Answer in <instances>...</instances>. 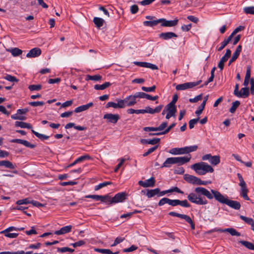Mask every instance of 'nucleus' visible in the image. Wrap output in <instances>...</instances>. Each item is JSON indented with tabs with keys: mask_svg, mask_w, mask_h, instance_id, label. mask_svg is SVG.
I'll return each mask as SVG.
<instances>
[{
	"mask_svg": "<svg viewBox=\"0 0 254 254\" xmlns=\"http://www.w3.org/2000/svg\"><path fill=\"white\" fill-rule=\"evenodd\" d=\"M203 187H197L195 188L194 192L190 193L188 195V200L191 203L199 205H205L208 203L207 198L212 199L214 197V194Z\"/></svg>",
	"mask_w": 254,
	"mask_h": 254,
	"instance_id": "nucleus-1",
	"label": "nucleus"
},
{
	"mask_svg": "<svg viewBox=\"0 0 254 254\" xmlns=\"http://www.w3.org/2000/svg\"><path fill=\"white\" fill-rule=\"evenodd\" d=\"M211 191L214 194V197L215 200L219 202L227 204L229 207L235 210H239L240 209L241 205L239 202L229 199L217 190H211Z\"/></svg>",
	"mask_w": 254,
	"mask_h": 254,
	"instance_id": "nucleus-2",
	"label": "nucleus"
},
{
	"mask_svg": "<svg viewBox=\"0 0 254 254\" xmlns=\"http://www.w3.org/2000/svg\"><path fill=\"white\" fill-rule=\"evenodd\" d=\"M190 168L199 175H204L207 173H212L214 171L210 165L204 162L195 163L190 166Z\"/></svg>",
	"mask_w": 254,
	"mask_h": 254,
	"instance_id": "nucleus-3",
	"label": "nucleus"
},
{
	"mask_svg": "<svg viewBox=\"0 0 254 254\" xmlns=\"http://www.w3.org/2000/svg\"><path fill=\"white\" fill-rule=\"evenodd\" d=\"M184 179L189 183L197 185H206L211 183L210 181H204L199 178L189 174H185Z\"/></svg>",
	"mask_w": 254,
	"mask_h": 254,
	"instance_id": "nucleus-4",
	"label": "nucleus"
},
{
	"mask_svg": "<svg viewBox=\"0 0 254 254\" xmlns=\"http://www.w3.org/2000/svg\"><path fill=\"white\" fill-rule=\"evenodd\" d=\"M169 215L172 216L178 217L181 219H184L187 222L190 224L191 229L192 230L195 229V224L189 216L186 214L178 213L174 211L170 212L169 213Z\"/></svg>",
	"mask_w": 254,
	"mask_h": 254,
	"instance_id": "nucleus-5",
	"label": "nucleus"
},
{
	"mask_svg": "<svg viewBox=\"0 0 254 254\" xmlns=\"http://www.w3.org/2000/svg\"><path fill=\"white\" fill-rule=\"evenodd\" d=\"M201 81V80H199L196 82H190L178 84L176 86V89L177 90H185L188 89L192 88L199 85Z\"/></svg>",
	"mask_w": 254,
	"mask_h": 254,
	"instance_id": "nucleus-6",
	"label": "nucleus"
},
{
	"mask_svg": "<svg viewBox=\"0 0 254 254\" xmlns=\"http://www.w3.org/2000/svg\"><path fill=\"white\" fill-rule=\"evenodd\" d=\"M202 160L203 161L208 160L213 165H217L220 162V157L218 155L212 156L210 154H207L202 157Z\"/></svg>",
	"mask_w": 254,
	"mask_h": 254,
	"instance_id": "nucleus-7",
	"label": "nucleus"
},
{
	"mask_svg": "<svg viewBox=\"0 0 254 254\" xmlns=\"http://www.w3.org/2000/svg\"><path fill=\"white\" fill-rule=\"evenodd\" d=\"M127 194L126 192H121L117 193L112 198V202L117 203L124 201L127 198Z\"/></svg>",
	"mask_w": 254,
	"mask_h": 254,
	"instance_id": "nucleus-8",
	"label": "nucleus"
},
{
	"mask_svg": "<svg viewBox=\"0 0 254 254\" xmlns=\"http://www.w3.org/2000/svg\"><path fill=\"white\" fill-rule=\"evenodd\" d=\"M179 20L177 18L173 20H167L165 18H160V23L163 27H174L178 23Z\"/></svg>",
	"mask_w": 254,
	"mask_h": 254,
	"instance_id": "nucleus-9",
	"label": "nucleus"
},
{
	"mask_svg": "<svg viewBox=\"0 0 254 254\" xmlns=\"http://www.w3.org/2000/svg\"><path fill=\"white\" fill-rule=\"evenodd\" d=\"M103 119H106L108 123L116 124L120 119V116L118 114H113L108 113L105 114Z\"/></svg>",
	"mask_w": 254,
	"mask_h": 254,
	"instance_id": "nucleus-10",
	"label": "nucleus"
},
{
	"mask_svg": "<svg viewBox=\"0 0 254 254\" xmlns=\"http://www.w3.org/2000/svg\"><path fill=\"white\" fill-rule=\"evenodd\" d=\"M217 231L219 232H228L232 236H240L241 234L238 232L236 229L230 228L226 229H220V228H215L213 230H211V232Z\"/></svg>",
	"mask_w": 254,
	"mask_h": 254,
	"instance_id": "nucleus-11",
	"label": "nucleus"
},
{
	"mask_svg": "<svg viewBox=\"0 0 254 254\" xmlns=\"http://www.w3.org/2000/svg\"><path fill=\"white\" fill-rule=\"evenodd\" d=\"M123 101L124 108L126 106H132L136 103V101L133 95H129L126 97L124 99L122 100Z\"/></svg>",
	"mask_w": 254,
	"mask_h": 254,
	"instance_id": "nucleus-12",
	"label": "nucleus"
},
{
	"mask_svg": "<svg viewBox=\"0 0 254 254\" xmlns=\"http://www.w3.org/2000/svg\"><path fill=\"white\" fill-rule=\"evenodd\" d=\"M166 110L167 113L166 116V119H169L171 117H175V114L177 112L176 107H173L167 104L166 107Z\"/></svg>",
	"mask_w": 254,
	"mask_h": 254,
	"instance_id": "nucleus-13",
	"label": "nucleus"
},
{
	"mask_svg": "<svg viewBox=\"0 0 254 254\" xmlns=\"http://www.w3.org/2000/svg\"><path fill=\"white\" fill-rule=\"evenodd\" d=\"M191 159V156L189 154L187 156L175 157H174L175 164L182 165L187 162H189Z\"/></svg>",
	"mask_w": 254,
	"mask_h": 254,
	"instance_id": "nucleus-14",
	"label": "nucleus"
},
{
	"mask_svg": "<svg viewBox=\"0 0 254 254\" xmlns=\"http://www.w3.org/2000/svg\"><path fill=\"white\" fill-rule=\"evenodd\" d=\"M155 182V181L154 178L152 177L150 179L146 180L144 181H139L138 182V184L144 188L152 187L154 186Z\"/></svg>",
	"mask_w": 254,
	"mask_h": 254,
	"instance_id": "nucleus-15",
	"label": "nucleus"
},
{
	"mask_svg": "<svg viewBox=\"0 0 254 254\" xmlns=\"http://www.w3.org/2000/svg\"><path fill=\"white\" fill-rule=\"evenodd\" d=\"M117 103L113 102H109L106 105L107 108L112 107L115 109L117 108H124L123 101L122 99H117Z\"/></svg>",
	"mask_w": 254,
	"mask_h": 254,
	"instance_id": "nucleus-16",
	"label": "nucleus"
},
{
	"mask_svg": "<svg viewBox=\"0 0 254 254\" xmlns=\"http://www.w3.org/2000/svg\"><path fill=\"white\" fill-rule=\"evenodd\" d=\"M159 37L164 40H168L173 38H177L178 35L172 32H162L161 33Z\"/></svg>",
	"mask_w": 254,
	"mask_h": 254,
	"instance_id": "nucleus-17",
	"label": "nucleus"
},
{
	"mask_svg": "<svg viewBox=\"0 0 254 254\" xmlns=\"http://www.w3.org/2000/svg\"><path fill=\"white\" fill-rule=\"evenodd\" d=\"M41 50L39 48H34L32 49L27 54L26 57L27 58H36L39 56L41 54Z\"/></svg>",
	"mask_w": 254,
	"mask_h": 254,
	"instance_id": "nucleus-18",
	"label": "nucleus"
},
{
	"mask_svg": "<svg viewBox=\"0 0 254 254\" xmlns=\"http://www.w3.org/2000/svg\"><path fill=\"white\" fill-rule=\"evenodd\" d=\"M72 229L71 225H68L61 228L60 230L56 231L54 234L57 235H64L70 232Z\"/></svg>",
	"mask_w": 254,
	"mask_h": 254,
	"instance_id": "nucleus-19",
	"label": "nucleus"
},
{
	"mask_svg": "<svg viewBox=\"0 0 254 254\" xmlns=\"http://www.w3.org/2000/svg\"><path fill=\"white\" fill-rule=\"evenodd\" d=\"M240 187L241 190L240 194L241 196L245 200H249L250 199L247 194L248 192V189H247V185H245L244 186L243 185Z\"/></svg>",
	"mask_w": 254,
	"mask_h": 254,
	"instance_id": "nucleus-20",
	"label": "nucleus"
},
{
	"mask_svg": "<svg viewBox=\"0 0 254 254\" xmlns=\"http://www.w3.org/2000/svg\"><path fill=\"white\" fill-rule=\"evenodd\" d=\"M241 50H242V46L241 45H239L237 47V49H236L235 52L233 54L232 57L231 58V59L230 60V61L229 62V64H228L229 65H230L231 64V63H232L233 62H234V61H235L236 60V59L238 58V57L240 55Z\"/></svg>",
	"mask_w": 254,
	"mask_h": 254,
	"instance_id": "nucleus-21",
	"label": "nucleus"
},
{
	"mask_svg": "<svg viewBox=\"0 0 254 254\" xmlns=\"http://www.w3.org/2000/svg\"><path fill=\"white\" fill-rule=\"evenodd\" d=\"M160 139L159 138H154L153 139H141L140 141L142 144H147L154 145L158 143Z\"/></svg>",
	"mask_w": 254,
	"mask_h": 254,
	"instance_id": "nucleus-22",
	"label": "nucleus"
},
{
	"mask_svg": "<svg viewBox=\"0 0 254 254\" xmlns=\"http://www.w3.org/2000/svg\"><path fill=\"white\" fill-rule=\"evenodd\" d=\"M93 104L92 102H90L86 105H81L76 108L74 110L75 113H80L88 110L90 107L93 106Z\"/></svg>",
	"mask_w": 254,
	"mask_h": 254,
	"instance_id": "nucleus-23",
	"label": "nucleus"
},
{
	"mask_svg": "<svg viewBox=\"0 0 254 254\" xmlns=\"http://www.w3.org/2000/svg\"><path fill=\"white\" fill-rule=\"evenodd\" d=\"M169 153L173 155H180L186 154L185 148H173L169 150Z\"/></svg>",
	"mask_w": 254,
	"mask_h": 254,
	"instance_id": "nucleus-24",
	"label": "nucleus"
},
{
	"mask_svg": "<svg viewBox=\"0 0 254 254\" xmlns=\"http://www.w3.org/2000/svg\"><path fill=\"white\" fill-rule=\"evenodd\" d=\"M173 164H175L174 157L168 158L163 163L161 168H170Z\"/></svg>",
	"mask_w": 254,
	"mask_h": 254,
	"instance_id": "nucleus-25",
	"label": "nucleus"
},
{
	"mask_svg": "<svg viewBox=\"0 0 254 254\" xmlns=\"http://www.w3.org/2000/svg\"><path fill=\"white\" fill-rule=\"evenodd\" d=\"M249 95V89L248 87L242 88L238 94L237 95L238 97L240 98H246Z\"/></svg>",
	"mask_w": 254,
	"mask_h": 254,
	"instance_id": "nucleus-26",
	"label": "nucleus"
},
{
	"mask_svg": "<svg viewBox=\"0 0 254 254\" xmlns=\"http://www.w3.org/2000/svg\"><path fill=\"white\" fill-rule=\"evenodd\" d=\"M0 166H4L6 168L11 169H14L15 168V166L8 160L0 161Z\"/></svg>",
	"mask_w": 254,
	"mask_h": 254,
	"instance_id": "nucleus-27",
	"label": "nucleus"
},
{
	"mask_svg": "<svg viewBox=\"0 0 254 254\" xmlns=\"http://www.w3.org/2000/svg\"><path fill=\"white\" fill-rule=\"evenodd\" d=\"M112 85L110 82H106L102 84H96L94 86V88L97 90H103L108 88Z\"/></svg>",
	"mask_w": 254,
	"mask_h": 254,
	"instance_id": "nucleus-28",
	"label": "nucleus"
},
{
	"mask_svg": "<svg viewBox=\"0 0 254 254\" xmlns=\"http://www.w3.org/2000/svg\"><path fill=\"white\" fill-rule=\"evenodd\" d=\"M15 127H19L23 128L32 129V126L30 124L23 122L16 121L15 122Z\"/></svg>",
	"mask_w": 254,
	"mask_h": 254,
	"instance_id": "nucleus-29",
	"label": "nucleus"
},
{
	"mask_svg": "<svg viewBox=\"0 0 254 254\" xmlns=\"http://www.w3.org/2000/svg\"><path fill=\"white\" fill-rule=\"evenodd\" d=\"M159 192H160V189L159 188H156L153 190H147L146 195L148 198H151L155 195L158 194Z\"/></svg>",
	"mask_w": 254,
	"mask_h": 254,
	"instance_id": "nucleus-30",
	"label": "nucleus"
},
{
	"mask_svg": "<svg viewBox=\"0 0 254 254\" xmlns=\"http://www.w3.org/2000/svg\"><path fill=\"white\" fill-rule=\"evenodd\" d=\"M158 23H160V19L150 21H145L143 22L144 26L151 27L156 26Z\"/></svg>",
	"mask_w": 254,
	"mask_h": 254,
	"instance_id": "nucleus-31",
	"label": "nucleus"
},
{
	"mask_svg": "<svg viewBox=\"0 0 254 254\" xmlns=\"http://www.w3.org/2000/svg\"><path fill=\"white\" fill-rule=\"evenodd\" d=\"M100 200L102 202L106 203L108 204H113V202H112V198L109 194L100 195Z\"/></svg>",
	"mask_w": 254,
	"mask_h": 254,
	"instance_id": "nucleus-32",
	"label": "nucleus"
},
{
	"mask_svg": "<svg viewBox=\"0 0 254 254\" xmlns=\"http://www.w3.org/2000/svg\"><path fill=\"white\" fill-rule=\"evenodd\" d=\"M93 22L95 24L96 26L99 28L103 25L105 21L103 19L101 18L95 17L93 19Z\"/></svg>",
	"mask_w": 254,
	"mask_h": 254,
	"instance_id": "nucleus-33",
	"label": "nucleus"
},
{
	"mask_svg": "<svg viewBox=\"0 0 254 254\" xmlns=\"http://www.w3.org/2000/svg\"><path fill=\"white\" fill-rule=\"evenodd\" d=\"M240 218L243 221H244L246 223L251 226V229L254 226V220L251 218L247 217L243 215H240Z\"/></svg>",
	"mask_w": 254,
	"mask_h": 254,
	"instance_id": "nucleus-34",
	"label": "nucleus"
},
{
	"mask_svg": "<svg viewBox=\"0 0 254 254\" xmlns=\"http://www.w3.org/2000/svg\"><path fill=\"white\" fill-rule=\"evenodd\" d=\"M31 131L35 136L41 140H47L50 137L49 136L40 133L32 129H31Z\"/></svg>",
	"mask_w": 254,
	"mask_h": 254,
	"instance_id": "nucleus-35",
	"label": "nucleus"
},
{
	"mask_svg": "<svg viewBox=\"0 0 254 254\" xmlns=\"http://www.w3.org/2000/svg\"><path fill=\"white\" fill-rule=\"evenodd\" d=\"M239 243L250 250H254V244L251 242L245 241H240Z\"/></svg>",
	"mask_w": 254,
	"mask_h": 254,
	"instance_id": "nucleus-36",
	"label": "nucleus"
},
{
	"mask_svg": "<svg viewBox=\"0 0 254 254\" xmlns=\"http://www.w3.org/2000/svg\"><path fill=\"white\" fill-rule=\"evenodd\" d=\"M102 76L100 75H87L86 76L85 80H94V81H99L101 80Z\"/></svg>",
	"mask_w": 254,
	"mask_h": 254,
	"instance_id": "nucleus-37",
	"label": "nucleus"
},
{
	"mask_svg": "<svg viewBox=\"0 0 254 254\" xmlns=\"http://www.w3.org/2000/svg\"><path fill=\"white\" fill-rule=\"evenodd\" d=\"M11 118L13 120H25L26 119V117L21 115V114H18L17 113V111L16 112V113L15 114H13L11 116Z\"/></svg>",
	"mask_w": 254,
	"mask_h": 254,
	"instance_id": "nucleus-38",
	"label": "nucleus"
},
{
	"mask_svg": "<svg viewBox=\"0 0 254 254\" xmlns=\"http://www.w3.org/2000/svg\"><path fill=\"white\" fill-rule=\"evenodd\" d=\"M185 148L186 154H188L190 153V152L196 151L198 148V146L196 145H194L190 146H186L185 147Z\"/></svg>",
	"mask_w": 254,
	"mask_h": 254,
	"instance_id": "nucleus-39",
	"label": "nucleus"
},
{
	"mask_svg": "<svg viewBox=\"0 0 254 254\" xmlns=\"http://www.w3.org/2000/svg\"><path fill=\"white\" fill-rule=\"evenodd\" d=\"M112 183L111 182H104L102 183H100L99 185L95 186L94 188L95 190H98L103 187H106L108 185H111Z\"/></svg>",
	"mask_w": 254,
	"mask_h": 254,
	"instance_id": "nucleus-40",
	"label": "nucleus"
},
{
	"mask_svg": "<svg viewBox=\"0 0 254 254\" xmlns=\"http://www.w3.org/2000/svg\"><path fill=\"white\" fill-rule=\"evenodd\" d=\"M240 104V102L239 101H236L232 103V106L229 110V112L231 113H234L237 108L239 107Z\"/></svg>",
	"mask_w": 254,
	"mask_h": 254,
	"instance_id": "nucleus-41",
	"label": "nucleus"
},
{
	"mask_svg": "<svg viewBox=\"0 0 254 254\" xmlns=\"http://www.w3.org/2000/svg\"><path fill=\"white\" fill-rule=\"evenodd\" d=\"M16 203L19 205H21L22 204H27L31 203V201L30 200L29 198H26L25 199L17 200Z\"/></svg>",
	"mask_w": 254,
	"mask_h": 254,
	"instance_id": "nucleus-42",
	"label": "nucleus"
},
{
	"mask_svg": "<svg viewBox=\"0 0 254 254\" xmlns=\"http://www.w3.org/2000/svg\"><path fill=\"white\" fill-rule=\"evenodd\" d=\"M244 12L246 14H254V6H247L243 9Z\"/></svg>",
	"mask_w": 254,
	"mask_h": 254,
	"instance_id": "nucleus-43",
	"label": "nucleus"
},
{
	"mask_svg": "<svg viewBox=\"0 0 254 254\" xmlns=\"http://www.w3.org/2000/svg\"><path fill=\"white\" fill-rule=\"evenodd\" d=\"M30 91H38L42 88V86L40 84H32L28 87Z\"/></svg>",
	"mask_w": 254,
	"mask_h": 254,
	"instance_id": "nucleus-44",
	"label": "nucleus"
},
{
	"mask_svg": "<svg viewBox=\"0 0 254 254\" xmlns=\"http://www.w3.org/2000/svg\"><path fill=\"white\" fill-rule=\"evenodd\" d=\"M11 54L14 56H18L22 53V51L17 48H14L11 50Z\"/></svg>",
	"mask_w": 254,
	"mask_h": 254,
	"instance_id": "nucleus-45",
	"label": "nucleus"
},
{
	"mask_svg": "<svg viewBox=\"0 0 254 254\" xmlns=\"http://www.w3.org/2000/svg\"><path fill=\"white\" fill-rule=\"evenodd\" d=\"M147 94L142 92H138L135 93L133 96L134 98H146Z\"/></svg>",
	"mask_w": 254,
	"mask_h": 254,
	"instance_id": "nucleus-46",
	"label": "nucleus"
},
{
	"mask_svg": "<svg viewBox=\"0 0 254 254\" xmlns=\"http://www.w3.org/2000/svg\"><path fill=\"white\" fill-rule=\"evenodd\" d=\"M5 80L10 82H17L18 80L13 76L10 74H6L5 76L3 77Z\"/></svg>",
	"mask_w": 254,
	"mask_h": 254,
	"instance_id": "nucleus-47",
	"label": "nucleus"
},
{
	"mask_svg": "<svg viewBox=\"0 0 254 254\" xmlns=\"http://www.w3.org/2000/svg\"><path fill=\"white\" fill-rule=\"evenodd\" d=\"M199 119V118L198 117L196 119H191L189 121V126L190 129H192L194 127V125L198 122Z\"/></svg>",
	"mask_w": 254,
	"mask_h": 254,
	"instance_id": "nucleus-48",
	"label": "nucleus"
},
{
	"mask_svg": "<svg viewBox=\"0 0 254 254\" xmlns=\"http://www.w3.org/2000/svg\"><path fill=\"white\" fill-rule=\"evenodd\" d=\"M96 252L101 253L105 254H113V252L109 249H95Z\"/></svg>",
	"mask_w": 254,
	"mask_h": 254,
	"instance_id": "nucleus-49",
	"label": "nucleus"
},
{
	"mask_svg": "<svg viewBox=\"0 0 254 254\" xmlns=\"http://www.w3.org/2000/svg\"><path fill=\"white\" fill-rule=\"evenodd\" d=\"M144 67L149 68L152 70H156L158 69V67L156 65L147 62L145 63Z\"/></svg>",
	"mask_w": 254,
	"mask_h": 254,
	"instance_id": "nucleus-50",
	"label": "nucleus"
},
{
	"mask_svg": "<svg viewBox=\"0 0 254 254\" xmlns=\"http://www.w3.org/2000/svg\"><path fill=\"white\" fill-rule=\"evenodd\" d=\"M45 103L43 101H34L30 102L29 104L33 107L42 106L44 105Z\"/></svg>",
	"mask_w": 254,
	"mask_h": 254,
	"instance_id": "nucleus-51",
	"label": "nucleus"
},
{
	"mask_svg": "<svg viewBox=\"0 0 254 254\" xmlns=\"http://www.w3.org/2000/svg\"><path fill=\"white\" fill-rule=\"evenodd\" d=\"M158 145H156L155 146H153L152 147L150 148L146 152H145L143 154V156L144 157L147 156V155H148L149 154H150L152 152H154L155 150H156L157 148H158Z\"/></svg>",
	"mask_w": 254,
	"mask_h": 254,
	"instance_id": "nucleus-52",
	"label": "nucleus"
},
{
	"mask_svg": "<svg viewBox=\"0 0 254 254\" xmlns=\"http://www.w3.org/2000/svg\"><path fill=\"white\" fill-rule=\"evenodd\" d=\"M231 54V50L229 49H227L226 50L225 54L224 55V56H223L221 58V59L225 62H226L228 60V59H229V58L230 57Z\"/></svg>",
	"mask_w": 254,
	"mask_h": 254,
	"instance_id": "nucleus-53",
	"label": "nucleus"
},
{
	"mask_svg": "<svg viewBox=\"0 0 254 254\" xmlns=\"http://www.w3.org/2000/svg\"><path fill=\"white\" fill-rule=\"evenodd\" d=\"M179 205H181V206L187 208L190 207V205L189 204L188 200L186 199L183 200H179Z\"/></svg>",
	"mask_w": 254,
	"mask_h": 254,
	"instance_id": "nucleus-54",
	"label": "nucleus"
},
{
	"mask_svg": "<svg viewBox=\"0 0 254 254\" xmlns=\"http://www.w3.org/2000/svg\"><path fill=\"white\" fill-rule=\"evenodd\" d=\"M169 198H167V197H163L159 200V201L158 202V205L162 206L166 203L169 204Z\"/></svg>",
	"mask_w": 254,
	"mask_h": 254,
	"instance_id": "nucleus-55",
	"label": "nucleus"
},
{
	"mask_svg": "<svg viewBox=\"0 0 254 254\" xmlns=\"http://www.w3.org/2000/svg\"><path fill=\"white\" fill-rule=\"evenodd\" d=\"M155 88H156V86L155 85H153V86H152L151 87H145V86H142L141 87V89L143 91L147 92H153L155 90Z\"/></svg>",
	"mask_w": 254,
	"mask_h": 254,
	"instance_id": "nucleus-56",
	"label": "nucleus"
},
{
	"mask_svg": "<svg viewBox=\"0 0 254 254\" xmlns=\"http://www.w3.org/2000/svg\"><path fill=\"white\" fill-rule=\"evenodd\" d=\"M90 158L91 157L89 155H85L78 157L77 159H76V161L77 163H79L85 160H89Z\"/></svg>",
	"mask_w": 254,
	"mask_h": 254,
	"instance_id": "nucleus-57",
	"label": "nucleus"
},
{
	"mask_svg": "<svg viewBox=\"0 0 254 254\" xmlns=\"http://www.w3.org/2000/svg\"><path fill=\"white\" fill-rule=\"evenodd\" d=\"M137 249V247L135 245H132L129 248L125 249L123 250L124 253H129L131 252H133Z\"/></svg>",
	"mask_w": 254,
	"mask_h": 254,
	"instance_id": "nucleus-58",
	"label": "nucleus"
},
{
	"mask_svg": "<svg viewBox=\"0 0 254 254\" xmlns=\"http://www.w3.org/2000/svg\"><path fill=\"white\" fill-rule=\"evenodd\" d=\"M6 237L9 238H16L18 236V233L6 232V233H3Z\"/></svg>",
	"mask_w": 254,
	"mask_h": 254,
	"instance_id": "nucleus-59",
	"label": "nucleus"
},
{
	"mask_svg": "<svg viewBox=\"0 0 254 254\" xmlns=\"http://www.w3.org/2000/svg\"><path fill=\"white\" fill-rule=\"evenodd\" d=\"M201 99H202V94H200V95H198L195 96L193 98H190L189 99V101L190 103H195V102H197V101L201 100Z\"/></svg>",
	"mask_w": 254,
	"mask_h": 254,
	"instance_id": "nucleus-60",
	"label": "nucleus"
},
{
	"mask_svg": "<svg viewBox=\"0 0 254 254\" xmlns=\"http://www.w3.org/2000/svg\"><path fill=\"white\" fill-rule=\"evenodd\" d=\"M179 199H169V205L172 206H176L179 205Z\"/></svg>",
	"mask_w": 254,
	"mask_h": 254,
	"instance_id": "nucleus-61",
	"label": "nucleus"
},
{
	"mask_svg": "<svg viewBox=\"0 0 254 254\" xmlns=\"http://www.w3.org/2000/svg\"><path fill=\"white\" fill-rule=\"evenodd\" d=\"M167 122H163L158 127H157V131H163L167 126Z\"/></svg>",
	"mask_w": 254,
	"mask_h": 254,
	"instance_id": "nucleus-62",
	"label": "nucleus"
},
{
	"mask_svg": "<svg viewBox=\"0 0 254 254\" xmlns=\"http://www.w3.org/2000/svg\"><path fill=\"white\" fill-rule=\"evenodd\" d=\"M138 11V7L136 4H133L130 6V12L132 14H135Z\"/></svg>",
	"mask_w": 254,
	"mask_h": 254,
	"instance_id": "nucleus-63",
	"label": "nucleus"
},
{
	"mask_svg": "<svg viewBox=\"0 0 254 254\" xmlns=\"http://www.w3.org/2000/svg\"><path fill=\"white\" fill-rule=\"evenodd\" d=\"M250 84H251V92L252 94H254V79L251 78L250 80Z\"/></svg>",
	"mask_w": 254,
	"mask_h": 254,
	"instance_id": "nucleus-64",
	"label": "nucleus"
}]
</instances>
